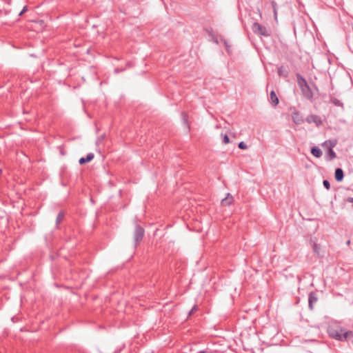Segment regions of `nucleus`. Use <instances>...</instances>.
Listing matches in <instances>:
<instances>
[{"instance_id": "f257e3e1", "label": "nucleus", "mask_w": 353, "mask_h": 353, "mask_svg": "<svg viewBox=\"0 0 353 353\" xmlns=\"http://www.w3.org/2000/svg\"><path fill=\"white\" fill-rule=\"evenodd\" d=\"M327 332L331 338L340 341H344L347 339L353 337L352 331L346 330L339 325L330 326Z\"/></svg>"}, {"instance_id": "f03ea898", "label": "nucleus", "mask_w": 353, "mask_h": 353, "mask_svg": "<svg viewBox=\"0 0 353 353\" xmlns=\"http://www.w3.org/2000/svg\"><path fill=\"white\" fill-rule=\"evenodd\" d=\"M297 83L299 86L303 95L307 99L313 97V93L305 79L300 74H296Z\"/></svg>"}, {"instance_id": "7ed1b4c3", "label": "nucleus", "mask_w": 353, "mask_h": 353, "mask_svg": "<svg viewBox=\"0 0 353 353\" xmlns=\"http://www.w3.org/2000/svg\"><path fill=\"white\" fill-rule=\"evenodd\" d=\"M336 145V140H328L325 141L322 145L327 146L328 150L325 156V159L327 161H332L336 157V152L333 150V148H334Z\"/></svg>"}, {"instance_id": "20e7f679", "label": "nucleus", "mask_w": 353, "mask_h": 353, "mask_svg": "<svg viewBox=\"0 0 353 353\" xmlns=\"http://www.w3.org/2000/svg\"><path fill=\"white\" fill-rule=\"evenodd\" d=\"M144 233V229L139 225H136L134 231V241L135 247L142 241Z\"/></svg>"}, {"instance_id": "39448f33", "label": "nucleus", "mask_w": 353, "mask_h": 353, "mask_svg": "<svg viewBox=\"0 0 353 353\" xmlns=\"http://www.w3.org/2000/svg\"><path fill=\"white\" fill-rule=\"evenodd\" d=\"M252 28L254 33H256L261 36L268 37L270 35L268 29L265 26L259 24V23H254Z\"/></svg>"}, {"instance_id": "423d86ee", "label": "nucleus", "mask_w": 353, "mask_h": 353, "mask_svg": "<svg viewBox=\"0 0 353 353\" xmlns=\"http://www.w3.org/2000/svg\"><path fill=\"white\" fill-rule=\"evenodd\" d=\"M306 122L308 123H314L316 126H320L323 124V121L321 118L316 114H310L305 119Z\"/></svg>"}, {"instance_id": "0eeeda50", "label": "nucleus", "mask_w": 353, "mask_h": 353, "mask_svg": "<svg viewBox=\"0 0 353 353\" xmlns=\"http://www.w3.org/2000/svg\"><path fill=\"white\" fill-rule=\"evenodd\" d=\"M292 117L293 121L296 125H299L303 122V119L302 117L300 115L299 112L296 110H294V111L292 112Z\"/></svg>"}, {"instance_id": "6e6552de", "label": "nucleus", "mask_w": 353, "mask_h": 353, "mask_svg": "<svg viewBox=\"0 0 353 353\" xmlns=\"http://www.w3.org/2000/svg\"><path fill=\"white\" fill-rule=\"evenodd\" d=\"M94 154L93 153H88L85 157H81L79 160V163L80 165H83L85 163H88L94 159Z\"/></svg>"}, {"instance_id": "1a4fd4ad", "label": "nucleus", "mask_w": 353, "mask_h": 353, "mask_svg": "<svg viewBox=\"0 0 353 353\" xmlns=\"http://www.w3.org/2000/svg\"><path fill=\"white\" fill-rule=\"evenodd\" d=\"M335 179L337 181H341L343 179L344 174L341 168H336L334 173Z\"/></svg>"}, {"instance_id": "9d476101", "label": "nucleus", "mask_w": 353, "mask_h": 353, "mask_svg": "<svg viewBox=\"0 0 353 353\" xmlns=\"http://www.w3.org/2000/svg\"><path fill=\"white\" fill-rule=\"evenodd\" d=\"M270 100L274 106H276L279 103V99L274 91H271L270 94Z\"/></svg>"}, {"instance_id": "9b49d317", "label": "nucleus", "mask_w": 353, "mask_h": 353, "mask_svg": "<svg viewBox=\"0 0 353 353\" xmlns=\"http://www.w3.org/2000/svg\"><path fill=\"white\" fill-rule=\"evenodd\" d=\"M317 301V298L314 295V294L311 293L309 295L308 298V303H309V307L310 310L313 309V304Z\"/></svg>"}, {"instance_id": "f8f14e48", "label": "nucleus", "mask_w": 353, "mask_h": 353, "mask_svg": "<svg viewBox=\"0 0 353 353\" xmlns=\"http://www.w3.org/2000/svg\"><path fill=\"white\" fill-rule=\"evenodd\" d=\"M233 201V197L230 194H228V196L221 200V204L223 205H229Z\"/></svg>"}, {"instance_id": "ddd939ff", "label": "nucleus", "mask_w": 353, "mask_h": 353, "mask_svg": "<svg viewBox=\"0 0 353 353\" xmlns=\"http://www.w3.org/2000/svg\"><path fill=\"white\" fill-rule=\"evenodd\" d=\"M311 153L315 157L319 158L322 155L321 150L318 147H313L311 149Z\"/></svg>"}, {"instance_id": "4468645a", "label": "nucleus", "mask_w": 353, "mask_h": 353, "mask_svg": "<svg viewBox=\"0 0 353 353\" xmlns=\"http://www.w3.org/2000/svg\"><path fill=\"white\" fill-rule=\"evenodd\" d=\"M278 74L279 77H287L288 75V71L285 67L281 66L278 68Z\"/></svg>"}, {"instance_id": "2eb2a0df", "label": "nucleus", "mask_w": 353, "mask_h": 353, "mask_svg": "<svg viewBox=\"0 0 353 353\" xmlns=\"http://www.w3.org/2000/svg\"><path fill=\"white\" fill-rule=\"evenodd\" d=\"M313 251L314 252L319 256L322 257L323 256L320 254V250L321 247L319 245L316 244V243H313L312 245Z\"/></svg>"}, {"instance_id": "dca6fc26", "label": "nucleus", "mask_w": 353, "mask_h": 353, "mask_svg": "<svg viewBox=\"0 0 353 353\" xmlns=\"http://www.w3.org/2000/svg\"><path fill=\"white\" fill-rule=\"evenodd\" d=\"M330 102L332 103L335 106L343 108V103L336 98H331Z\"/></svg>"}, {"instance_id": "f3484780", "label": "nucleus", "mask_w": 353, "mask_h": 353, "mask_svg": "<svg viewBox=\"0 0 353 353\" xmlns=\"http://www.w3.org/2000/svg\"><path fill=\"white\" fill-rule=\"evenodd\" d=\"M64 218V213L63 212H60L57 216V219H56V223L58 225L59 224L62 220Z\"/></svg>"}, {"instance_id": "a211bd4d", "label": "nucleus", "mask_w": 353, "mask_h": 353, "mask_svg": "<svg viewBox=\"0 0 353 353\" xmlns=\"http://www.w3.org/2000/svg\"><path fill=\"white\" fill-rule=\"evenodd\" d=\"M272 6L273 8L274 15V17L276 18L277 17V9H276V3L275 1H272Z\"/></svg>"}, {"instance_id": "6ab92c4d", "label": "nucleus", "mask_w": 353, "mask_h": 353, "mask_svg": "<svg viewBox=\"0 0 353 353\" xmlns=\"http://www.w3.org/2000/svg\"><path fill=\"white\" fill-rule=\"evenodd\" d=\"M239 148L240 149H242V150H245L248 148V145H246L245 143H244L243 141H241L239 145H238Z\"/></svg>"}, {"instance_id": "aec40b11", "label": "nucleus", "mask_w": 353, "mask_h": 353, "mask_svg": "<svg viewBox=\"0 0 353 353\" xmlns=\"http://www.w3.org/2000/svg\"><path fill=\"white\" fill-rule=\"evenodd\" d=\"M323 186L325 187V188H326L327 190H330V182L327 180H324L323 181Z\"/></svg>"}, {"instance_id": "412c9836", "label": "nucleus", "mask_w": 353, "mask_h": 353, "mask_svg": "<svg viewBox=\"0 0 353 353\" xmlns=\"http://www.w3.org/2000/svg\"><path fill=\"white\" fill-rule=\"evenodd\" d=\"M223 142L225 144H227V143H228L230 142V139H229V137H228V136L227 134H225L223 136Z\"/></svg>"}, {"instance_id": "4be33fe9", "label": "nucleus", "mask_w": 353, "mask_h": 353, "mask_svg": "<svg viewBox=\"0 0 353 353\" xmlns=\"http://www.w3.org/2000/svg\"><path fill=\"white\" fill-rule=\"evenodd\" d=\"M181 115H182L183 120L184 121V122L187 123V121H188V115L185 112H183L181 114Z\"/></svg>"}, {"instance_id": "5701e85b", "label": "nucleus", "mask_w": 353, "mask_h": 353, "mask_svg": "<svg viewBox=\"0 0 353 353\" xmlns=\"http://www.w3.org/2000/svg\"><path fill=\"white\" fill-rule=\"evenodd\" d=\"M28 10V6H25L23 7V8L22 9V10L19 12V15L21 16L25 12H26Z\"/></svg>"}, {"instance_id": "b1692460", "label": "nucleus", "mask_w": 353, "mask_h": 353, "mask_svg": "<svg viewBox=\"0 0 353 353\" xmlns=\"http://www.w3.org/2000/svg\"><path fill=\"white\" fill-rule=\"evenodd\" d=\"M124 68H115L114 69V73L117 74V73H119V72H121L123 71H124Z\"/></svg>"}, {"instance_id": "393cba45", "label": "nucleus", "mask_w": 353, "mask_h": 353, "mask_svg": "<svg viewBox=\"0 0 353 353\" xmlns=\"http://www.w3.org/2000/svg\"><path fill=\"white\" fill-rule=\"evenodd\" d=\"M194 310H196V306H194V307L192 309V310L190 311V314H191L193 312V311H194Z\"/></svg>"}, {"instance_id": "a878e982", "label": "nucleus", "mask_w": 353, "mask_h": 353, "mask_svg": "<svg viewBox=\"0 0 353 353\" xmlns=\"http://www.w3.org/2000/svg\"><path fill=\"white\" fill-rule=\"evenodd\" d=\"M127 66L130 67L131 66V63L130 62L128 63Z\"/></svg>"}]
</instances>
